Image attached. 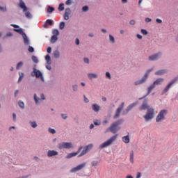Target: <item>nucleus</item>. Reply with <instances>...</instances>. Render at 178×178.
<instances>
[{"instance_id": "nucleus-1", "label": "nucleus", "mask_w": 178, "mask_h": 178, "mask_svg": "<svg viewBox=\"0 0 178 178\" xmlns=\"http://www.w3.org/2000/svg\"><path fill=\"white\" fill-rule=\"evenodd\" d=\"M139 109L140 111H147L146 115L143 117L145 122H149V120L154 119V116H155V109L148 105L147 99L144 100Z\"/></svg>"}, {"instance_id": "nucleus-2", "label": "nucleus", "mask_w": 178, "mask_h": 178, "mask_svg": "<svg viewBox=\"0 0 178 178\" xmlns=\"http://www.w3.org/2000/svg\"><path fill=\"white\" fill-rule=\"evenodd\" d=\"M123 123V120H120L111 124V126L108 128V129L106 130V131H111L113 134H115L118 131V130H120V127H119L120 124H122Z\"/></svg>"}, {"instance_id": "nucleus-3", "label": "nucleus", "mask_w": 178, "mask_h": 178, "mask_svg": "<svg viewBox=\"0 0 178 178\" xmlns=\"http://www.w3.org/2000/svg\"><path fill=\"white\" fill-rule=\"evenodd\" d=\"M168 110L163 109L160 111L156 118V122L157 123H159V122H163V120H165L166 119V115H168Z\"/></svg>"}, {"instance_id": "nucleus-4", "label": "nucleus", "mask_w": 178, "mask_h": 178, "mask_svg": "<svg viewBox=\"0 0 178 178\" xmlns=\"http://www.w3.org/2000/svg\"><path fill=\"white\" fill-rule=\"evenodd\" d=\"M118 138V135H115L112 136L110 139H108L107 141L103 143L102 145H100L99 148H106V147H109V145H111L112 143L115 141Z\"/></svg>"}, {"instance_id": "nucleus-5", "label": "nucleus", "mask_w": 178, "mask_h": 178, "mask_svg": "<svg viewBox=\"0 0 178 178\" xmlns=\"http://www.w3.org/2000/svg\"><path fill=\"white\" fill-rule=\"evenodd\" d=\"M14 31H16V33H18L19 34H22L23 39H24V42L26 45H29V44H30L29 38H27V35H26V33H24V32L23 31V29H14Z\"/></svg>"}, {"instance_id": "nucleus-6", "label": "nucleus", "mask_w": 178, "mask_h": 178, "mask_svg": "<svg viewBox=\"0 0 178 178\" xmlns=\"http://www.w3.org/2000/svg\"><path fill=\"white\" fill-rule=\"evenodd\" d=\"M73 147V145L72 144V143H60L58 144V149H70V148H72Z\"/></svg>"}, {"instance_id": "nucleus-7", "label": "nucleus", "mask_w": 178, "mask_h": 178, "mask_svg": "<svg viewBox=\"0 0 178 178\" xmlns=\"http://www.w3.org/2000/svg\"><path fill=\"white\" fill-rule=\"evenodd\" d=\"M86 166H87V163H83L81 164H79L76 167L71 169L70 173H76V172H80V170H83V169H84Z\"/></svg>"}, {"instance_id": "nucleus-8", "label": "nucleus", "mask_w": 178, "mask_h": 178, "mask_svg": "<svg viewBox=\"0 0 178 178\" xmlns=\"http://www.w3.org/2000/svg\"><path fill=\"white\" fill-rule=\"evenodd\" d=\"M152 70H147V72L145 74V75H144V76L143 77L142 79L135 82V86H139L140 84H143V83H145V81H147V79H148V76L149 75V72Z\"/></svg>"}, {"instance_id": "nucleus-9", "label": "nucleus", "mask_w": 178, "mask_h": 178, "mask_svg": "<svg viewBox=\"0 0 178 178\" xmlns=\"http://www.w3.org/2000/svg\"><path fill=\"white\" fill-rule=\"evenodd\" d=\"M178 81V76L172 79L168 83V85L165 88V89L163 90V94H165V92H168V91H169V89L172 87V86H173V84H175V83H176V81Z\"/></svg>"}, {"instance_id": "nucleus-10", "label": "nucleus", "mask_w": 178, "mask_h": 178, "mask_svg": "<svg viewBox=\"0 0 178 178\" xmlns=\"http://www.w3.org/2000/svg\"><path fill=\"white\" fill-rule=\"evenodd\" d=\"M32 77L35 76L36 79H40V77H42V73L40 72V70L33 68V72H31Z\"/></svg>"}, {"instance_id": "nucleus-11", "label": "nucleus", "mask_w": 178, "mask_h": 178, "mask_svg": "<svg viewBox=\"0 0 178 178\" xmlns=\"http://www.w3.org/2000/svg\"><path fill=\"white\" fill-rule=\"evenodd\" d=\"M123 108H124V102H122L121 104V106L119 107L115 111V115H114L115 119H118V118L120 116V113L122 112V111H123Z\"/></svg>"}, {"instance_id": "nucleus-12", "label": "nucleus", "mask_w": 178, "mask_h": 178, "mask_svg": "<svg viewBox=\"0 0 178 178\" xmlns=\"http://www.w3.org/2000/svg\"><path fill=\"white\" fill-rule=\"evenodd\" d=\"M92 147H93L92 144L86 145L85 147H83V151L81 152V153L79 156H83V155H86V154H87V152L89 151V149H91Z\"/></svg>"}, {"instance_id": "nucleus-13", "label": "nucleus", "mask_w": 178, "mask_h": 178, "mask_svg": "<svg viewBox=\"0 0 178 178\" xmlns=\"http://www.w3.org/2000/svg\"><path fill=\"white\" fill-rule=\"evenodd\" d=\"M162 54L161 53H157L156 54H154L152 56H149V60H158L159 58H161Z\"/></svg>"}, {"instance_id": "nucleus-14", "label": "nucleus", "mask_w": 178, "mask_h": 178, "mask_svg": "<svg viewBox=\"0 0 178 178\" xmlns=\"http://www.w3.org/2000/svg\"><path fill=\"white\" fill-rule=\"evenodd\" d=\"M70 13H72V10H70V8H66L63 15L65 20H69V15H70Z\"/></svg>"}, {"instance_id": "nucleus-15", "label": "nucleus", "mask_w": 178, "mask_h": 178, "mask_svg": "<svg viewBox=\"0 0 178 178\" xmlns=\"http://www.w3.org/2000/svg\"><path fill=\"white\" fill-rule=\"evenodd\" d=\"M58 152L57 151L55 150H49L47 152V156H49V158H51V156H56V155H58Z\"/></svg>"}, {"instance_id": "nucleus-16", "label": "nucleus", "mask_w": 178, "mask_h": 178, "mask_svg": "<svg viewBox=\"0 0 178 178\" xmlns=\"http://www.w3.org/2000/svg\"><path fill=\"white\" fill-rule=\"evenodd\" d=\"M154 88H155V85L153 83L152 84L147 90V93L146 95H145L143 97L139 98V99H143V98H145V97H147V95H149V94H151V91H152V90H154Z\"/></svg>"}, {"instance_id": "nucleus-17", "label": "nucleus", "mask_w": 178, "mask_h": 178, "mask_svg": "<svg viewBox=\"0 0 178 178\" xmlns=\"http://www.w3.org/2000/svg\"><path fill=\"white\" fill-rule=\"evenodd\" d=\"M137 104H138V102H136L135 103H132L131 104L128 106L127 108L126 109V113H128V112H130V111H131V109H133V108H134V106H137Z\"/></svg>"}, {"instance_id": "nucleus-18", "label": "nucleus", "mask_w": 178, "mask_h": 178, "mask_svg": "<svg viewBox=\"0 0 178 178\" xmlns=\"http://www.w3.org/2000/svg\"><path fill=\"white\" fill-rule=\"evenodd\" d=\"M19 8H21V9H23V12H26L27 10V7L26 6V4L23 1V0L19 1Z\"/></svg>"}, {"instance_id": "nucleus-19", "label": "nucleus", "mask_w": 178, "mask_h": 178, "mask_svg": "<svg viewBox=\"0 0 178 178\" xmlns=\"http://www.w3.org/2000/svg\"><path fill=\"white\" fill-rule=\"evenodd\" d=\"M82 147H80L79 149V151L77 152H73V153H70L67 156V159H70V158H73V156H76V155H77V154H79V152H80V151H81Z\"/></svg>"}, {"instance_id": "nucleus-20", "label": "nucleus", "mask_w": 178, "mask_h": 178, "mask_svg": "<svg viewBox=\"0 0 178 178\" xmlns=\"http://www.w3.org/2000/svg\"><path fill=\"white\" fill-rule=\"evenodd\" d=\"M88 77H89L90 80H92V79H98V74L94 73H88Z\"/></svg>"}, {"instance_id": "nucleus-21", "label": "nucleus", "mask_w": 178, "mask_h": 178, "mask_svg": "<svg viewBox=\"0 0 178 178\" xmlns=\"http://www.w3.org/2000/svg\"><path fill=\"white\" fill-rule=\"evenodd\" d=\"M92 109L95 112H99L100 108H99V106H98V104H94L92 105Z\"/></svg>"}, {"instance_id": "nucleus-22", "label": "nucleus", "mask_w": 178, "mask_h": 178, "mask_svg": "<svg viewBox=\"0 0 178 178\" xmlns=\"http://www.w3.org/2000/svg\"><path fill=\"white\" fill-rule=\"evenodd\" d=\"M168 71H166V70H159L157 72H155V74L156 76H162L163 74H165V73H167Z\"/></svg>"}, {"instance_id": "nucleus-23", "label": "nucleus", "mask_w": 178, "mask_h": 178, "mask_svg": "<svg viewBox=\"0 0 178 178\" xmlns=\"http://www.w3.org/2000/svg\"><path fill=\"white\" fill-rule=\"evenodd\" d=\"M164 79L162 78H159L158 79H156L154 82V86H159V84H161V83H163Z\"/></svg>"}, {"instance_id": "nucleus-24", "label": "nucleus", "mask_w": 178, "mask_h": 178, "mask_svg": "<svg viewBox=\"0 0 178 178\" xmlns=\"http://www.w3.org/2000/svg\"><path fill=\"white\" fill-rule=\"evenodd\" d=\"M122 141L125 144H129V143H130V138H129V136H125L122 137Z\"/></svg>"}, {"instance_id": "nucleus-25", "label": "nucleus", "mask_w": 178, "mask_h": 178, "mask_svg": "<svg viewBox=\"0 0 178 178\" xmlns=\"http://www.w3.org/2000/svg\"><path fill=\"white\" fill-rule=\"evenodd\" d=\"M45 60H46L47 65H51V63H52V62L51 60V56H49V54H47L46 56Z\"/></svg>"}, {"instance_id": "nucleus-26", "label": "nucleus", "mask_w": 178, "mask_h": 178, "mask_svg": "<svg viewBox=\"0 0 178 178\" xmlns=\"http://www.w3.org/2000/svg\"><path fill=\"white\" fill-rule=\"evenodd\" d=\"M129 161L131 163H134V152L131 151L130 153Z\"/></svg>"}, {"instance_id": "nucleus-27", "label": "nucleus", "mask_w": 178, "mask_h": 178, "mask_svg": "<svg viewBox=\"0 0 178 178\" xmlns=\"http://www.w3.org/2000/svg\"><path fill=\"white\" fill-rule=\"evenodd\" d=\"M58 41V36L56 35H53L51 38V44H55V42Z\"/></svg>"}, {"instance_id": "nucleus-28", "label": "nucleus", "mask_w": 178, "mask_h": 178, "mask_svg": "<svg viewBox=\"0 0 178 178\" xmlns=\"http://www.w3.org/2000/svg\"><path fill=\"white\" fill-rule=\"evenodd\" d=\"M52 26L53 22L51 19H47L46 23L44 24V27H47L48 26Z\"/></svg>"}, {"instance_id": "nucleus-29", "label": "nucleus", "mask_w": 178, "mask_h": 178, "mask_svg": "<svg viewBox=\"0 0 178 178\" xmlns=\"http://www.w3.org/2000/svg\"><path fill=\"white\" fill-rule=\"evenodd\" d=\"M19 78L18 79V83H20V81H22V80H23V78L24 77V73L19 72Z\"/></svg>"}, {"instance_id": "nucleus-30", "label": "nucleus", "mask_w": 178, "mask_h": 178, "mask_svg": "<svg viewBox=\"0 0 178 178\" xmlns=\"http://www.w3.org/2000/svg\"><path fill=\"white\" fill-rule=\"evenodd\" d=\"M58 10L60 12H62L63 10H65V4L63 3H60L59 6H58Z\"/></svg>"}, {"instance_id": "nucleus-31", "label": "nucleus", "mask_w": 178, "mask_h": 178, "mask_svg": "<svg viewBox=\"0 0 178 178\" xmlns=\"http://www.w3.org/2000/svg\"><path fill=\"white\" fill-rule=\"evenodd\" d=\"M54 58H56V59H58L59 58V56H60V54L59 53V51L56 50L54 51Z\"/></svg>"}, {"instance_id": "nucleus-32", "label": "nucleus", "mask_w": 178, "mask_h": 178, "mask_svg": "<svg viewBox=\"0 0 178 178\" xmlns=\"http://www.w3.org/2000/svg\"><path fill=\"white\" fill-rule=\"evenodd\" d=\"M55 10V8L54 7L49 6L47 8L48 13H52Z\"/></svg>"}, {"instance_id": "nucleus-33", "label": "nucleus", "mask_w": 178, "mask_h": 178, "mask_svg": "<svg viewBox=\"0 0 178 178\" xmlns=\"http://www.w3.org/2000/svg\"><path fill=\"white\" fill-rule=\"evenodd\" d=\"M30 124L31 126V127H33V129H35V127H37V122H35V121L33 122H30Z\"/></svg>"}, {"instance_id": "nucleus-34", "label": "nucleus", "mask_w": 178, "mask_h": 178, "mask_svg": "<svg viewBox=\"0 0 178 178\" xmlns=\"http://www.w3.org/2000/svg\"><path fill=\"white\" fill-rule=\"evenodd\" d=\"M25 16L27 17V19H31L32 17L31 13H30L29 11L25 12Z\"/></svg>"}, {"instance_id": "nucleus-35", "label": "nucleus", "mask_w": 178, "mask_h": 178, "mask_svg": "<svg viewBox=\"0 0 178 178\" xmlns=\"http://www.w3.org/2000/svg\"><path fill=\"white\" fill-rule=\"evenodd\" d=\"M22 66H23V62L18 63L17 64V67H16L17 70H19V69H20V67H22Z\"/></svg>"}, {"instance_id": "nucleus-36", "label": "nucleus", "mask_w": 178, "mask_h": 178, "mask_svg": "<svg viewBox=\"0 0 178 178\" xmlns=\"http://www.w3.org/2000/svg\"><path fill=\"white\" fill-rule=\"evenodd\" d=\"M32 60L34 63H38V58L35 56H32Z\"/></svg>"}, {"instance_id": "nucleus-37", "label": "nucleus", "mask_w": 178, "mask_h": 178, "mask_svg": "<svg viewBox=\"0 0 178 178\" xmlns=\"http://www.w3.org/2000/svg\"><path fill=\"white\" fill-rule=\"evenodd\" d=\"M18 105H19V106L20 108L24 109V102L19 101V102H18Z\"/></svg>"}, {"instance_id": "nucleus-38", "label": "nucleus", "mask_w": 178, "mask_h": 178, "mask_svg": "<svg viewBox=\"0 0 178 178\" xmlns=\"http://www.w3.org/2000/svg\"><path fill=\"white\" fill-rule=\"evenodd\" d=\"M109 40L111 42H112V44H115V38H113L112 35H109Z\"/></svg>"}, {"instance_id": "nucleus-39", "label": "nucleus", "mask_w": 178, "mask_h": 178, "mask_svg": "<svg viewBox=\"0 0 178 178\" xmlns=\"http://www.w3.org/2000/svg\"><path fill=\"white\" fill-rule=\"evenodd\" d=\"M34 99H35V104H38L39 101L41 100V99L37 97V95L36 94L34 95Z\"/></svg>"}, {"instance_id": "nucleus-40", "label": "nucleus", "mask_w": 178, "mask_h": 178, "mask_svg": "<svg viewBox=\"0 0 178 178\" xmlns=\"http://www.w3.org/2000/svg\"><path fill=\"white\" fill-rule=\"evenodd\" d=\"M53 34L54 35H56L58 37V35H59V31L58 29H54L53 31Z\"/></svg>"}, {"instance_id": "nucleus-41", "label": "nucleus", "mask_w": 178, "mask_h": 178, "mask_svg": "<svg viewBox=\"0 0 178 178\" xmlns=\"http://www.w3.org/2000/svg\"><path fill=\"white\" fill-rule=\"evenodd\" d=\"M99 163V162L98 161H92L91 165L92 166H97Z\"/></svg>"}, {"instance_id": "nucleus-42", "label": "nucleus", "mask_w": 178, "mask_h": 178, "mask_svg": "<svg viewBox=\"0 0 178 178\" xmlns=\"http://www.w3.org/2000/svg\"><path fill=\"white\" fill-rule=\"evenodd\" d=\"M63 29H65V22H63L60 23V29L63 30Z\"/></svg>"}, {"instance_id": "nucleus-43", "label": "nucleus", "mask_w": 178, "mask_h": 178, "mask_svg": "<svg viewBox=\"0 0 178 178\" xmlns=\"http://www.w3.org/2000/svg\"><path fill=\"white\" fill-rule=\"evenodd\" d=\"M49 133H51V134H55L56 133V131H55V129L52 128H49Z\"/></svg>"}, {"instance_id": "nucleus-44", "label": "nucleus", "mask_w": 178, "mask_h": 178, "mask_svg": "<svg viewBox=\"0 0 178 178\" xmlns=\"http://www.w3.org/2000/svg\"><path fill=\"white\" fill-rule=\"evenodd\" d=\"M83 12H88V6H85L82 8Z\"/></svg>"}, {"instance_id": "nucleus-45", "label": "nucleus", "mask_w": 178, "mask_h": 178, "mask_svg": "<svg viewBox=\"0 0 178 178\" xmlns=\"http://www.w3.org/2000/svg\"><path fill=\"white\" fill-rule=\"evenodd\" d=\"M141 33L143 34V35H147L148 34V31L145 29H141Z\"/></svg>"}, {"instance_id": "nucleus-46", "label": "nucleus", "mask_w": 178, "mask_h": 178, "mask_svg": "<svg viewBox=\"0 0 178 178\" xmlns=\"http://www.w3.org/2000/svg\"><path fill=\"white\" fill-rule=\"evenodd\" d=\"M94 124L95 126H99V124H101V122H99V121L98 120H96V121H94Z\"/></svg>"}, {"instance_id": "nucleus-47", "label": "nucleus", "mask_w": 178, "mask_h": 178, "mask_svg": "<svg viewBox=\"0 0 178 178\" xmlns=\"http://www.w3.org/2000/svg\"><path fill=\"white\" fill-rule=\"evenodd\" d=\"M29 51L30 52H34V47H31V46H29Z\"/></svg>"}, {"instance_id": "nucleus-48", "label": "nucleus", "mask_w": 178, "mask_h": 178, "mask_svg": "<svg viewBox=\"0 0 178 178\" xmlns=\"http://www.w3.org/2000/svg\"><path fill=\"white\" fill-rule=\"evenodd\" d=\"M0 10L1 12H6V7H1L0 6Z\"/></svg>"}, {"instance_id": "nucleus-49", "label": "nucleus", "mask_w": 178, "mask_h": 178, "mask_svg": "<svg viewBox=\"0 0 178 178\" xmlns=\"http://www.w3.org/2000/svg\"><path fill=\"white\" fill-rule=\"evenodd\" d=\"M83 60L85 63H87V64L90 63V60H88V58H85Z\"/></svg>"}, {"instance_id": "nucleus-50", "label": "nucleus", "mask_w": 178, "mask_h": 178, "mask_svg": "<svg viewBox=\"0 0 178 178\" xmlns=\"http://www.w3.org/2000/svg\"><path fill=\"white\" fill-rule=\"evenodd\" d=\"M47 52L48 54H51V52H52V48H51V47H49L47 48Z\"/></svg>"}, {"instance_id": "nucleus-51", "label": "nucleus", "mask_w": 178, "mask_h": 178, "mask_svg": "<svg viewBox=\"0 0 178 178\" xmlns=\"http://www.w3.org/2000/svg\"><path fill=\"white\" fill-rule=\"evenodd\" d=\"M129 23H130V24H131V26H134V25L136 24V21H134V20L132 19V20L130 21Z\"/></svg>"}, {"instance_id": "nucleus-52", "label": "nucleus", "mask_w": 178, "mask_h": 178, "mask_svg": "<svg viewBox=\"0 0 178 178\" xmlns=\"http://www.w3.org/2000/svg\"><path fill=\"white\" fill-rule=\"evenodd\" d=\"M156 23L161 24V23H162V19H159V18H157V19H156Z\"/></svg>"}, {"instance_id": "nucleus-53", "label": "nucleus", "mask_w": 178, "mask_h": 178, "mask_svg": "<svg viewBox=\"0 0 178 178\" xmlns=\"http://www.w3.org/2000/svg\"><path fill=\"white\" fill-rule=\"evenodd\" d=\"M72 87H73V91L77 90V85H74Z\"/></svg>"}, {"instance_id": "nucleus-54", "label": "nucleus", "mask_w": 178, "mask_h": 178, "mask_svg": "<svg viewBox=\"0 0 178 178\" xmlns=\"http://www.w3.org/2000/svg\"><path fill=\"white\" fill-rule=\"evenodd\" d=\"M106 77H108V79H111V73H109V72H106Z\"/></svg>"}, {"instance_id": "nucleus-55", "label": "nucleus", "mask_w": 178, "mask_h": 178, "mask_svg": "<svg viewBox=\"0 0 178 178\" xmlns=\"http://www.w3.org/2000/svg\"><path fill=\"white\" fill-rule=\"evenodd\" d=\"M136 178H141V172H138Z\"/></svg>"}, {"instance_id": "nucleus-56", "label": "nucleus", "mask_w": 178, "mask_h": 178, "mask_svg": "<svg viewBox=\"0 0 178 178\" xmlns=\"http://www.w3.org/2000/svg\"><path fill=\"white\" fill-rule=\"evenodd\" d=\"M65 3H66V5H71L72 4V0H67Z\"/></svg>"}, {"instance_id": "nucleus-57", "label": "nucleus", "mask_w": 178, "mask_h": 178, "mask_svg": "<svg viewBox=\"0 0 178 178\" xmlns=\"http://www.w3.org/2000/svg\"><path fill=\"white\" fill-rule=\"evenodd\" d=\"M61 116L63 119H67V115L66 114H62Z\"/></svg>"}, {"instance_id": "nucleus-58", "label": "nucleus", "mask_w": 178, "mask_h": 178, "mask_svg": "<svg viewBox=\"0 0 178 178\" xmlns=\"http://www.w3.org/2000/svg\"><path fill=\"white\" fill-rule=\"evenodd\" d=\"M137 38H138L139 40H142L143 39V36L140 34H137L136 35Z\"/></svg>"}, {"instance_id": "nucleus-59", "label": "nucleus", "mask_w": 178, "mask_h": 178, "mask_svg": "<svg viewBox=\"0 0 178 178\" xmlns=\"http://www.w3.org/2000/svg\"><path fill=\"white\" fill-rule=\"evenodd\" d=\"M13 118L14 122H16V113L13 114Z\"/></svg>"}, {"instance_id": "nucleus-60", "label": "nucleus", "mask_w": 178, "mask_h": 178, "mask_svg": "<svg viewBox=\"0 0 178 178\" xmlns=\"http://www.w3.org/2000/svg\"><path fill=\"white\" fill-rule=\"evenodd\" d=\"M151 21H152V19L150 18H146L145 19L146 23H149V22H151Z\"/></svg>"}, {"instance_id": "nucleus-61", "label": "nucleus", "mask_w": 178, "mask_h": 178, "mask_svg": "<svg viewBox=\"0 0 178 178\" xmlns=\"http://www.w3.org/2000/svg\"><path fill=\"white\" fill-rule=\"evenodd\" d=\"M46 69H47L48 70H51V69H52V67H51V65H46Z\"/></svg>"}, {"instance_id": "nucleus-62", "label": "nucleus", "mask_w": 178, "mask_h": 178, "mask_svg": "<svg viewBox=\"0 0 178 178\" xmlns=\"http://www.w3.org/2000/svg\"><path fill=\"white\" fill-rule=\"evenodd\" d=\"M12 27H14L15 29H19V26L16 24H11Z\"/></svg>"}, {"instance_id": "nucleus-63", "label": "nucleus", "mask_w": 178, "mask_h": 178, "mask_svg": "<svg viewBox=\"0 0 178 178\" xmlns=\"http://www.w3.org/2000/svg\"><path fill=\"white\" fill-rule=\"evenodd\" d=\"M84 97V102L87 104V102H89V100L86 97V95H83Z\"/></svg>"}, {"instance_id": "nucleus-64", "label": "nucleus", "mask_w": 178, "mask_h": 178, "mask_svg": "<svg viewBox=\"0 0 178 178\" xmlns=\"http://www.w3.org/2000/svg\"><path fill=\"white\" fill-rule=\"evenodd\" d=\"M41 99H45V97L44 96V94L40 95Z\"/></svg>"}]
</instances>
